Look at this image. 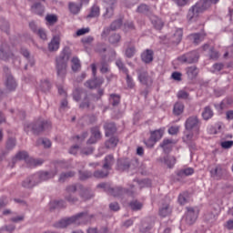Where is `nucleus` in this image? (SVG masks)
I'll return each instance as SVG.
<instances>
[{
	"label": "nucleus",
	"mask_w": 233,
	"mask_h": 233,
	"mask_svg": "<svg viewBox=\"0 0 233 233\" xmlns=\"http://www.w3.org/2000/svg\"><path fill=\"white\" fill-rule=\"evenodd\" d=\"M211 177H216V179H220L223 176V168L221 166H217L215 168L210 170Z\"/></svg>",
	"instance_id": "obj_28"
},
{
	"label": "nucleus",
	"mask_w": 233,
	"mask_h": 233,
	"mask_svg": "<svg viewBox=\"0 0 233 233\" xmlns=\"http://www.w3.org/2000/svg\"><path fill=\"white\" fill-rule=\"evenodd\" d=\"M170 214H172V208H170L168 204L164 205L159 209V216H161V218H167V216H170Z\"/></svg>",
	"instance_id": "obj_31"
},
{
	"label": "nucleus",
	"mask_w": 233,
	"mask_h": 233,
	"mask_svg": "<svg viewBox=\"0 0 233 233\" xmlns=\"http://www.w3.org/2000/svg\"><path fill=\"white\" fill-rule=\"evenodd\" d=\"M69 225H76L74 216L61 219L55 225V227H56V228H66V227H68Z\"/></svg>",
	"instance_id": "obj_14"
},
{
	"label": "nucleus",
	"mask_w": 233,
	"mask_h": 233,
	"mask_svg": "<svg viewBox=\"0 0 233 233\" xmlns=\"http://www.w3.org/2000/svg\"><path fill=\"white\" fill-rule=\"evenodd\" d=\"M36 35L40 37V39H43L44 41L46 40V31L43 28H38V31H36Z\"/></svg>",
	"instance_id": "obj_62"
},
{
	"label": "nucleus",
	"mask_w": 233,
	"mask_h": 233,
	"mask_svg": "<svg viewBox=\"0 0 233 233\" xmlns=\"http://www.w3.org/2000/svg\"><path fill=\"white\" fill-rule=\"evenodd\" d=\"M116 65L117 66V68H119V70H121L124 74H126V76H128V68H127V66H125V64L123 63V61L121 59H117L116 61Z\"/></svg>",
	"instance_id": "obj_43"
},
{
	"label": "nucleus",
	"mask_w": 233,
	"mask_h": 233,
	"mask_svg": "<svg viewBox=\"0 0 233 233\" xmlns=\"http://www.w3.org/2000/svg\"><path fill=\"white\" fill-rule=\"evenodd\" d=\"M16 143H17V140H15V138H14V137L8 138V140L6 142V149L7 150H14V148L15 147Z\"/></svg>",
	"instance_id": "obj_45"
},
{
	"label": "nucleus",
	"mask_w": 233,
	"mask_h": 233,
	"mask_svg": "<svg viewBox=\"0 0 233 233\" xmlns=\"http://www.w3.org/2000/svg\"><path fill=\"white\" fill-rule=\"evenodd\" d=\"M121 41V35L119 34H114L109 36V43L111 45H117Z\"/></svg>",
	"instance_id": "obj_46"
},
{
	"label": "nucleus",
	"mask_w": 233,
	"mask_h": 233,
	"mask_svg": "<svg viewBox=\"0 0 233 233\" xmlns=\"http://www.w3.org/2000/svg\"><path fill=\"white\" fill-rule=\"evenodd\" d=\"M31 11L33 12V14L43 17L45 14V5H41V3H35L31 6Z\"/></svg>",
	"instance_id": "obj_20"
},
{
	"label": "nucleus",
	"mask_w": 233,
	"mask_h": 233,
	"mask_svg": "<svg viewBox=\"0 0 233 233\" xmlns=\"http://www.w3.org/2000/svg\"><path fill=\"white\" fill-rule=\"evenodd\" d=\"M180 63H186L187 65H192L199 61V53L198 51H191L178 57Z\"/></svg>",
	"instance_id": "obj_7"
},
{
	"label": "nucleus",
	"mask_w": 233,
	"mask_h": 233,
	"mask_svg": "<svg viewBox=\"0 0 233 233\" xmlns=\"http://www.w3.org/2000/svg\"><path fill=\"white\" fill-rule=\"evenodd\" d=\"M178 203L179 205H186L187 203V193L180 194L178 196Z\"/></svg>",
	"instance_id": "obj_64"
},
{
	"label": "nucleus",
	"mask_w": 233,
	"mask_h": 233,
	"mask_svg": "<svg viewBox=\"0 0 233 233\" xmlns=\"http://www.w3.org/2000/svg\"><path fill=\"white\" fill-rule=\"evenodd\" d=\"M119 143V138L116 137H111L108 140L106 141L105 146L106 148H116Z\"/></svg>",
	"instance_id": "obj_29"
},
{
	"label": "nucleus",
	"mask_w": 233,
	"mask_h": 233,
	"mask_svg": "<svg viewBox=\"0 0 233 233\" xmlns=\"http://www.w3.org/2000/svg\"><path fill=\"white\" fill-rule=\"evenodd\" d=\"M71 68L73 72H78L81 70V61L77 57H73L71 60Z\"/></svg>",
	"instance_id": "obj_34"
},
{
	"label": "nucleus",
	"mask_w": 233,
	"mask_h": 233,
	"mask_svg": "<svg viewBox=\"0 0 233 233\" xmlns=\"http://www.w3.org/2000/svg\"><path fill=\"white\" fill-rule=\"evenodd\" d=\"M165 164L168 168H173L174 165H176V157H166L164 158Z\"/></svg>",
	"instance_id": "obj_42"
},
{
	"label": "nucleus",
	"mask_w": 233,
	"mask_h": 233,
	"mask_svg": "<svg viewBox=\"0 0 233 233\" xmlns=\"http://www.w3.org/2000/svg\"><path fill=\"white\" fill-rule=\"evenodd\" d=\"M57 167H63V162H57L56 169L51 171H40L33 175V179L36 180L37 185L43 183V181H48L57 176Z\"/></svg>",
	"instance_id": "obj_4"
},
{
	"label": "nucleus",
	"mask_w": 233,
	"mask_h": 233,
	"mask_svg": "<svg viewBox=\"0 0 233 233\" xmlns=\"http://www.w3.org/2000/svg\"><path fill=\"white\" fill-rule=\"evenodd\" d=\"M83 94H84L83 89L76 88L73 92V99L75 101H81V96H83Z\"/></svg>",
	"instance_id": "obj_50"
},
{
	"label": "nucleus",
	"mask_w": 233,
	"mask_h": 233,
	"mask_svg": "<svg viewBox=\"0 0 233 233\" xmlns=\"http://www.w3.org/2000/svg\"><path fill=\"white\" fill-rule=\"evenodd\" d=\"M165 136V128H159L154 131H150V137L154 139L157 143Z\"/></svg>",
	"instance_id": "obj_23"
},
{
	"label": "nucleus",
	"mask_w": 233,
	"mask_h": 233,
	"mask_svg": "<svg viewBox=\"0 0 233 233\" xmlns=\"http://www.w3.org/2000/svg\"><path fill=\"white\" fill-rule=\"evenodd\" d=\"M185 128L187 132H192V130H194L195 134L198 136L201 128V120H199L198 116H191L187 118L185 122Z\"/></svg>",
	"instance_id": "obj_6"
},
{
	"label": "nucleus",
	"mask_w": 233,
	"mask_h": 233,
	"mask_svg": "<svg viewBox=\"0 0 233 233\" xmlns=\"http://www.w3.org/2000/svg\"><path fill=\"white\" fill-rule=\"evenodd\" d=\"M80 108H89L90 107V99L88 96H85L83 102L80 104Z\"/></svg>",
	"instance_id": "obj_58"
},
{
	"label": "nucleus",
	"mask_w": 233,
	"mask_h": 233,
	"mask_svg": "<svg viewBox=\"0 0 233 233\" xmlns=\"http://www.w3.org/2000/svg\"><path fill=\"white\" fill-rule=\"evenodd\" d=\"M80 198L83 199V201H86L92 198V194H90V191L86 189L80 194Z\"/></svg>",
	"instance_id": "obj_55"
},
{
	"label": "nucleus",
	"mask_w": 233,
	"mask_h": 233,
	"mask_svg": "<svg viewBox=\"0 0 233 233\" xmlns=\"http://www.w3.org/2000/svg\"><path fill=\"white\" fill-rule=\"evenodd\" d=\"M46 25H49L50 26H52V25H56V23H57V15H46Z\"/></svg>",
	"instance_id": "obj_41"
},
{
	"label": "nucleus",
	"mask_w": 233,
	"mask_h": 233,
	"mask_svg": "<svg viewBox=\"0 0 233 233\" xmlns=\"http://www.w3.org/2000/svg\"><path fill=\"white\" fill-rule=\"evenodd\" d=\"M113 165H114V156L112 155L106 156L105 157V163H104L103 168H105V170H110Z\"/></svg>",
	"instance_id": "obj_32"
},
{
	"label": "nucleus",
	"mask_w": 233,
	"mask_h": 233,
	"mask_svg": "<svg viewBox=\"0 0 233 233\" xmlns=\"http://www.w3.org/2000/svg\"><path fill=\"white\" fill-rule=\"evenodd\" d=\"M214 117V111L212 110V107L209 106H207L204 107V110L202 112V118L204 121H208V119H212Z\"/></svg>",
	"instance_id": "obj_25"
},
{
	"label": "nucleus",
	"mask_w": 233,
	"mask_h": 233,
	"mask_svg": "<svg viewBox=\"0 0 233 233\" xmlns=\"http://www.w3.org/2000/svg\"><path fill=\"white\" fill-rule=\"evenodd\" d=\"M209 57L210 59H213V60H218L219 59V52H218L217 50H215L214 48H210V51H209Z\"/></svg>",
	"instance_id": "obj_57"
},
{
	"label": "nucleus",
	"mask_w": 233,
	"mask_h": 233,
	"mask_svg": "<svg viewBox=\"0 0 233 233\" xmlns=\"http://www.w3.org/2000/svg\"><path fill=\"white\" fill-rule=\"evenodd\" d=\"M141 59L143 63H146V64L152 63L154 61V51H152V49H146L141 54Z\"/></svg>",
	"instance_id": "obj_16"
},
{
	"label": "nucleus",
	"mask_w": 233,
	"mask_h": 233,
	"mask_svg": "<svg viewBox=\"0 0 233 233\" xmlns=\"http://www.w3.org/2000/svg\"><path fill=\"white\" fill-rule=\"evenodd\" d=\"M172 144V140L170 139H165L163 140V142L160 144L161 148H163L165 150V152H167V150H168V148H170L168 147V145Z\"/></svg>",
	"instance_id": "obj_61"
},
{
	"label": "nucleus",
	"mask_w": 233,
	"mask_h": 233,
	"mask_svg": "<svg viewBox=\"0 0 233 233\" xmlns=\"http://www.w3.org/2000/svg\"><path fill=\"white\" fill-rule=\"evenodd\" d=\"M129 207H130L131 210L137 212V210H141V208H143V203H141L138 200H132L129 203Z\"/></svg>",
	"instance_id": "obj_39"
},
{
	"label": "nucleus",
	"mask_w": 233,
	"mask_h": 233,
	"mask_svg": "<svg viewBox=\"0 0 233 233\" xmlns=\"http://www.w3.org/2000/svg\"><path fill=\"white\" fill-rule=\"evenodd\" d=\"M151 23H152L153 26L156 28V30H161V28H163V26H165L163 20H161L157 16H152Z\"/></svg>",
	"instance_id": "obj_27"
},
{
	"label": "nucleus",
	"mask_w": 233,
	"mask_h": 233,
	"mask_svg": "<svg viewBox=\"0 0 233 233\" xmlns=\"http://www.w3.org/2000/svg\"><path fill=\"white\" fill-rule=\"evenodd\" d=\"M117 168L122 172L125 170H128L130 168V161L127 158H122L117 160Z\"/></svg>",
	"instance_id": "obj_24"
},
{
	"label": "nucleus",
	"mask_w": 233,
	"mask_h": 233,
	"mask_svg": "<svg viewBox=\"0 0 233 233\" xmlns=\"http://www.w3.org/2000/svg\"><path fill=\"white\" fill-rule=\"evenodd\" d=\"M37 145H44L45 148H50L52 147V142L48 138H39L36 141Z\"/></svg>",
	"instance_id": "obj_44"
},
{
	"label": "nucleus",
	"mask_w": 233,
	"mask_h": 233,
	"mask_svg": "<svg viewBox=\"0 0 233 233\" xmlns=\"http://www.w3.org/2000/svg\"><path fill=\"white\" fill-rule=\"evenodd\" d=\"M101 15V8L96 4L93 5L90 8L89 14L86 15V19H94L99 17Z\"/></svg>",
	"instance_id": "obj_19"
},
{
	"label": "nucleus",
	"mask_w": 233,
	"mask_h": 233,
	"mask_svg": "<svg viewBox=\"0 0 233 233\" xmlns=\"http://www.w3.org/2000/svg\"><path fill=\"white\" fill-rule=\"evenodd\" d=\"M186 72L189 79H196V77H198V74H199V70L196 66L187 67Z\"/></svg>",
	"instance_id": "obj_22"
},
{
	"label": "nucleus",
	"mask_w": 233,
	"mask_h": 233,
	"mask_svg": "<svg viewBox=\"0 0 233 233\" xmlns=\"http://www.w3.org/2000/svg\"><path fill=\"white\" fill-rule=\"evenodd\" d=\"M185 112V104L182 102H176L173 107L174 116H181Z\"/></svg>",
	"instance_id": "obj_26"
},
{
	"label": "nucleus",
	"mask_w": 233,
	"mask_h": 233,
	"mask_svg": "<svg viewBox=\"0 0 233 233\" xmlns=\"http://www.w3.org/2000/svg\"><path fill=\"white\" fill-rule=\"evenodd\" d=\"M138 81L141 85H145L146 86H150V85L154 83L152 76H150L147 71H138Z\"/></svg>",
	"instance_id": "obj_12"
},
{
	"label": "nucleus",
	"mask_w": 233,
	"mask_h": 233,
	"mask_svg": "<svg viewBox=\"0 0 233 233\" xmlns=\"http://www.w3.org/2000/svg\"><path fill=\"white\" fill-rule=\"evenodd\" d=\"M37 185V180L34 179V176H31L22 181V187L24 188H34Z\"/></svg>",
	"instance_id": "obj_21"
},
{
	"label": "nucleus",
	"mask_w": 233,
	"mask_h": 233,
	"mask_svg": "<svg viewBox=\"0 0 233 233\" xmlns=\"http://www.w3.org/2000/svg\"><path fill=\"white\" fill-rule=\"evenodd\" d=\"M189 37H190V39H192V41L195 45H199V43H201V41H203V39H205L203 35H201L199 33L191 34V35H189Z\"/></svg>",
	"instance_id": "obj_37"
},
{
	"label": "nucleus",
	"mask_w": 233,
	"mask_h": 233,
	"mask_svg": "<svg viewBox=\"0 0 233 233\" xmlns=\"http://www.w3.org/2000/svg\"><path fill=\"white\" fill-rule=\"evenodd\" d=\"M104 130L106 132V137H110V136H114V134L117 132V127H116V124L114 123H106L104 125Z\"/></svg>",
	"instance_id": "obj_18"
},
{
	"label": "nucleus",
	"mask_w": 233,
	"mask_h": 233,
	"mask_svg": "<svg viewBox=\"0 0 233 233\" xmlns=\"http://www.w3.org/2000/svg\"><path fill=\"white\" fill-rule=\"evenodd\" d=\"M75 176H76V172H74V171H67L66 173L60 174L58 181H59V183H65L66 179H68V177H74Z\"/></svg>",
	"instance_id": "obj_38"
},
{
	"label": "nucleus",
	"mask_w": 233,
	"mask_h": 233,
	"mask_svg": "<svg viewBox=\"0 0 233 233\" xmlns=\"http://www.w3.org/2000/svg\"><path fill=\"white\" fill-rule=\"evenodd\" d=\"M93 176L96 179H103V177H106V176H108V171L105 172L103 170H96L94 172Z\"/></svg>",
	"instance_id": "obj_47"
},
{
	"label": "nucleus",
	"mask_w": 233,
	"mask_h": 233,
	"mask_svg": "<svg viewBox=\"0 0 233 233\" xmlns=\"http://www.w3.org/2000/svg\"><path fill=\"white\" fill-rule=\"evenodd\" d=\"M25 161L28 167H39V165H43V159H35L28 157V153L26 151H20L18 152L15 157L13 158V164L15 165L17 161Z\"/></svg>",
	"instance_id": "obj_5"
},
{
	"label": "nucleus",
	"mask_w": 233,
	"mask_h": 233,
	"mask_svg": "<svg viewBox=\"0 0 233 233\" xmlns=\"http://www.w3.org/2000/svg\"><path fill=\"white\" fill-rule=\"evenodd\" d=\"M78 174H79V179L81 181H86V179H90V177H92L93 174L90 171H82V170H78Z\"/></svg>",
	"instance_id": "obj_40"
},
{
	"label": "nucleus",
	"mask_w": 233,
	"mask_h": 233,
	"mask_svg": "<svg viewBox=\"0 0 233 233\" xmlns=\"http://www.w3.org/2000/svg\"><path fill=\"white\" fill-rule=\"evenodd\" d=\"M108 194H110L111 196H114V198H118V196H123V194H127L128 196H132L134 194V191H130L127 188L118 187L108 188Z\"/></svg>",
	"instance_id": "obj_11"
},
{
	"label": "nucleus",
	"mask_w": 233,
	"mask_h": 233,
	"mask_svg": "<svg viewBox=\"0 0 233 233\" xmlns=\"http://www.w3.org/2000/svg\"><path fill=\"white\" fill-rule=\"evenodd\" d=\"M52 127V123L48 120L38 119L34 123H27L24 127L25 132L28 134V132H33L35 136H39L41 132H45V130H48V128Z\"/></svg>",
	"instance_id": "obj_2"
},
{
	"label": "nucleus",
	"mask_w": 233,
	"mask_h": 233,
	"mask_svg": "<svg viewBox=\"0 0 233 233\" xmlns=\"http://www.w3.org/2000/svg\"><path fill=\"white\" fill-rule=\"evenodd\" d=\"M50 81L48 80H42L40 83V86L38 87V90H41V92H49L51 88Z\"/></svg>",
	"instance_id": "obj_36"
},
{
	"label": "nucleus",
	"mask_w": 233,
	"mask_h": 233,
	"mask_svg": "<svg viewBox=\"0 0 233 233\" xmlns=\"http://www.w3.org/2000/svg\"><path fill=\"white\" fill-rule=\"evenodd\" d=\"M101 74H106L110 72V67H108V64L103 60L101 62V68H100Z\"/></svg>",
	"instance_id": "obj_56"
},
{
	"label": "nucleus",
	"mask_w": 233,
	"mask_h": 233,
	"mask_svg": "<svg viewBox=\"0 0 233 233\" xmlns=\"http://www.w3.org/2000/svg\"><path fill=\"white\" fill-rule=\"evenodd\" d=\"M123 25V19L119 18L117 20H115L111 25H110V28L111 30H118V28H121Z\"/></svg>",
	"instance_id": "obj_48"
},
{
	"label": "nucleus",
	"mask_w": 233,
	"mask_h": 233,
	"mask_svg": "<svg viewBox=\"0 0 233 233\" xmlns=\"http://www.w3.org/2000/svg\"><path fill=\"white\" fill-rule=\"evenodd\" d=\"M210 8V0H200L195 5H193L187 13L188 21H196L199 16V14H203L205 10Z\"/></svg>",
	"instance_id": "obj_3"
},
{
	"label": "nucleus",
	"mask_w": 233,
	"mask_h": 233,
	"mask_svg": "<svg viewBox=\"0 0 233 233\" xmlns=\"http://www.w3.org/2000/svg\"><path fill=\"white\" fill-rule=\"evenodd\" d=\"M93 153H94V147H84L81 149V154L83 156H90Z\"/></svg>",
	"instance_id": "obj_60"
},
{
	"label": "nucleus",
	"mask_w": 233,
	"mask_h": 233,
	"mask_svg": "<svg viewBox=\"0 0 233 233\" xmlns=\"http://www.w3.org/2000/svg\"><path fill=\"white\" fill-rule=\"evenodd\" d=\"M183 39V29L178 28L175 31V33L170 36L169 40L174 45H179L181 43V40Z\"/></svg>",
	"instance_id": "obj_15"
},
{
	"label": "nucleus",
	"mask_w": 233,
	"mask_h": 233,
	"mask_svg": "<svg viewBox=\"0 0 233 233\" xmlns=\"http://www.w3.org/2000/svg\"><path fill=\"white\" fill-rule=\"evenodd\" d=\"M109 103L112 106H117L121 103V96L117 94H111L109 96Z\"/></svg>",
	"instance_id": "obj_35"
},
{
	"label": "nucleus",
	"mask_w": 233,
	"mask_h": 233,
	"mask_svg": "<svg viewBox=\"0 0 233 233\" xmlns=\"http://www.w3.org/2000/svg\"><path fill=\"white\" fill-rule=\"evenodd\" d=\"M0 59L3 61H8V59H14V54L10 52V48L5 45L0 48Z\"/></svg>",
	"instance_id": "obj_13"
},
{
	"label": "nucleus",
	"mask_w": 233,
	"mask_h": 233,
	"mask_svg": "<svg viewBox=\"0 0 233 233\" xmlns=\"http://www.w3.org/2000/svg\"><path fill=\"white\" fill-rule=\"evenodd\" d=\"M76 191H77V187H76V185L68 186L66 188V193L64 195L66 201H67L68 203H71V205L77 203L79 201V198L76 197Z\"/></svg>",
	"instance_id": "obj_8"
},
{
	"label": "nucleus",
	"mask_w": 233,
	"mask_h": 233,
	"mask_svg": "<svg viewBox=\"0 0 233 233\" xmlns=\"http://www.w3.org/2000/svg\"><path fill=\"white\" fill-rule=\"evenodd\" d=\"M220 147L228 150V148H232L233 147V140H224L220 143Z\"/></svg>",
	"instance_id": "obj_53"
},
{
	"label": "nucleus",
	"mask_w": 233,
	"mask_h": 233,
	"mask_svg": "<svg viewBox=\"0 0 233 233\" xmlns=\"http://www.w3.org/2000/svg\"><path fill=\"white\" fill-rule=\"evenodd\" d=\"M70 59V55L66 51H62L60 55L56 59V76L62 81H65V77H66L67 69L68 68V61Z\"/></svg>",
	"instance_id": "obj_1"
},
{
	"label": "nucleus",
	"mask_w": 233,
	"mask_h": 233,
	"mask_svg": "<svg viewBox=\"0 0 233 233\" xmlns=\"http://www.w3.org/2000/svg\"><path fill=\"white\" fill-rule=\"evenodd\" d=\"M114 15V5H109V7H106V14H104V17L106 19H110Z\"/></svg>",
	"instance_id": "obj_52"
},
{
	"label": "nucleus",
	"mask_w": 233,
	"mask_h": 233,
	"mask_svg": "<svg viewBox=\"0 0 233 233\" xmlns=\"http://www.w3.org/2000/svg\"><path fill=\"white\" fill-rule=\"evenodd\" d=\"M156 143L157 142L151 137L148 139L144 140V144L146 145V147H147V148H154Z\"/></svg>",
	"instance_id": "obj_54"
},
{
	"label": "nucleus",
	"mask_w": 233,
	"mask_h": 233,
	"mask_svg": "<svg viewBox=\"0 0 233 233\" xmlns=\"http://www.w3.org/2000/svg\"><path fill=\"white\" fill-rule=\"evenodd\" d=\"M91 136H93V137L98 139H101V131L99 130V127H95L93 128H91Z\"/></svg>",
	"instance_id": "obj_49"
},
{
	"label": "nucleus",
	"mask_w": 233,
	"mask_h": 233,
	"mask_svg": "<svg viewBox=\"0 0 233 233\" xmlns=\"http://www.w3.org/2000/svg\"><path fill=\"white\" fill-rule=\"evenodd\" d=\"M61 44V40L59 36H54L50 43L48 44L49 52H57L59 50V45Z\"/></svg>",
	"instance_id": "obj_17"
},
{
	"label": "nucleus",
	"mask_w": 233,
	"mask_h": 233,
	"mask_svg": "<svg viewBox=\"0 0 233 233\" xmlns=\"http://www.w3.org/2000/svg\"><path fill=\"white\" fill-rule=\"evenodd\" d=\"M192 174H194V168L192 167H187L184 169H180L177 173V176L178 177H185L187 176H192Z\"/></svg>",
	"instance_id": "obj_33"
},
{
	"label": "nucleus",
	"mask_w": 233,
	"mask_h": 233,
	"mask_svg": "<svg viewBox=\"0 0 233 233\" xmlns=\"http://www.w3.org/2000/svg\"><path fill=\"white\" fill-rule=\"evenodd\" d=\"M5 86L7 90H15L17 84L15 83V80H14V76H8L6 77Z\"/></svg>",
	"instance_id": "obj_30"
},
{
	"label": "nucleus",
	"mask_w": 233,
	"mask_h": 233,
	"mask_svg": "<svg viewBox=\"0 0 233 233\" xmlns=\"http://www.w3.org/2000/svg\"><path fill=\"white\" fill-rule=\"evenodd\" d=\"M148 10V5L142 4L137 7V12H138V14H147Z\"/></svg>",
	"instance_id": "obj_59"
},
{
	"label": "nucleus",
	"mask_w": 233,
	"mask_h": 233,
	"mask_svg": "<svg viewBox=\"0 0 233 233\" xmlns=\"http://www.w3.org/2000/svg\"><path fill=\"white\" fill-rule=\"evenodd\" d=\"M69 10L72 14H79V11L81 10V6L75 3H69Z\"/></svg>",
	"instance_id": "obj_51"
},
{
	"label": "nucleus",
	"mask_w": 233,
	"mask_h": 233,
	"mask_svg": "<svg viewBox=\"0 0 233 233\" xmlns=\"http://www.w3.org/2000/svg\"><path fill=\"white\" fill-rule=\"evenodd\" d=\"M186 213V223L187 225H194L198 221V217L199 216V209L194 208H187Z\"/></svg>",
	"instance_id": "obj_10"
},
{
	"label": "nucleus",
	"mask_w": 233,
	"mask_h": 233,
	"mask_svg": "<svg viewBox=\"0 0 233 233\" xmlns=\"http://www.w3.org/2000/svg\"><path fill=\"white\" fill-rule=\"evenodd\" d=\"M75 219V225H86L92 221L94 215H90L87 212H81L73 216Z\"/></svg>",
	"instance_id": "obj_9"
},
{
	"label": "nucleus",
	"mask_w": 233,
	"mask_h": 233,
	"mask_svg": "<svg viewBox=\"0 0 233 233\" xmlns=\"http://www.w3.org/2000/svg\"><path fill=\"white\" fill-rule=\"evenodd\" d=\"M184 138L186 141H192V139H194V133L192 131L186 130L184 132Z\"/></svg>",
	"instance_id": "obj_63"
}]
</instances>
